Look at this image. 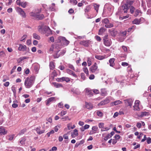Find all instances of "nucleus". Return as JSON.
Instances as JSON below:
<instances>
[{"label":"nucleus","instance_id":"1","mask_svg":"<svg viewBox=\"0 0 151 151\" xmlns=\"http://www.w3.org/2000/svg\"><path fill=\"white\" fill-rule=\"evenodd\" d=\"M35 77L34 75L31 76L27 77L25 79L24 81V85L27 88H29L31 87L33 84Z\"/></svg>","mask_w":151,"mask_h":151},{"label":"nucleus","instance_id":"2","mask_svg":"<svg viewBox=\"0 0 151 151\" xmlns=\"http://www.w3.org/2000/svg\"><path fill=\"white\" fill-rule=\"evenodd\" d=\"M38 31L42 34H45L47 36L52 34V30L48 27L46 26L43 27H40L39 28Z\"/></svg>","mask_w":151,"mask_h":151},{"label":"nucleus","instance_id":"3","mask_svg":"<svg viewBox=\"0 0 151 151\" xmlns=\"http://www.w3.org/2000/svg\"><path fill=\"white\" fill-rule=\"evenodd\" d=\"M58 47L57 45H56L55 47L51 48L50 49L51 50L53 51L55 53L56 55L55 56V57L56 58H58L60 56H62L65 53V50H63L60 53V55H58V53L60 51L59 50H58L57 48Z\"/></svg>","mask_w":151,"mask_h":151},{"label":"nucleus","instance_id":"4","mask_svg":"<svg viewBox=\"0 0 151 151\" xmlns=\"http://www.w3.org/2000/svg\"><path fill=\"white\" fill-rule=\"evenodd\" d=\"M104 43L106 46H109L111 44V42L110 39L108 38V35H106L104 36L103 39Z\"/></svg>","mask_w":151,"mask_h":151},{"label":"nucleus","instance_id":"5","mask_svg":"<svg viewBox=\"0 0 151 151\" xmlns=\"http://www.w3.org/2000/svg\"><path fill=\"white\" fill-rule=\"evenodd\" d=\"M29 14L30 16L33 17L37 19L41 20L44 18V16L43 14H38L37 13H34L33 12H30Z\"/></svg>","mask_w":151,"mask_h":151},{"label":"nucleus","instance_id":"6","mask_svg":"<svg viewBox=\"0 0 151 151\" xmlns=\"http://www.w3.org/2000/svg\"><path fill=\"white\" fill-rule=\"evenodd\" d=\"M89 71L91 73H95L99 71L98 67L96 63H94V64L91 67Z\"/></svg>","mask_w":151,"mask_h":151},{"label":"nucleus","instance_id":"7","mask_svg":"<svg viewBox=\"0 0 151 151\" xmlns=\"http://www.w3.org/2000/svg\"><path fill=\"white\" fill-rule=\"evenodd\" d=\"M109 20L106 18L102 20V23L105 24V26L107 28H110L113 27L114 26L113 24L111 23H109Z\"/></svg>","mask_w":151,"mask_h":151},{"label":"nucleus","instance_id":"8","mask_svg":"<svg viewBox=\"0 0 151 151\" xmlns=\"http://www.w3.org/2000/svg\"><path fill=\"white\" fill-rule=\"evenodd\" d=\"M58 39L60 42L63 43L65 45H67L69 43V41L67 40L64 37H59Z\"/></svg>","mask_w":151,"mask_h":151},{"label":"nucleus","instance_id":"9","mask_svg":"<svg viewBox=\"0 0 151 151\" xmlns=\"http://www.w3.org/2000/svg\"><path fill=\"white\" fill-rule=\"evenodd\" d=\"M129 7V6L128 4H125L123 5L120 8L122 11V12L127 13Z\"/></svg>","mask_w":151,"mask_h":151},{"label":"nucleus","instance_id":"10","mask_svg":"<svg viewBox=\"0 0 151 151\" xmlns=\"http://www.w3.org/2000/svg\"><path fill=\"white\" fill-rule=\"evenodd\" d=\"M110 101L108 97L106 98L105 99L101 101L99 103L98 105L99 106H101L109 103Z\"/></svg>","mask_w":151,"mask_h":151},{"label":"nucleus","instance_id":"11","mask_svg":"<svg viewBox=\"0 0 151 151\" xmlns=\"http://www.w3.org/2000/svg\"><path fill=\"white\" fill-rule=\"evenodd\" d=\"M125 104L127 106H130L131 107L132 105L133 100L132 99H129L124 100Z\"/></svg>","mask_w":151,"mask_h":151},{"label":"nucleus","instance_id":"12","mask_svg":"<svg viewBox=\"0 0 151 151\" xmlns=\"http://www.w3.org/2000/svg\"><path fill=\"white\" fill-rule=\"evenodd\" d=\"M57 81L58 82H62L63 81H65L67 82H68L70 81V79L68 77H63L61 78H58Z\"/></svg>","mask_w":151,"mask_h":151},{"label":"nucleus","instance_id":"13","mask_svg":"<svg viewBox=\"0 0 151 151\" xmlns=\"http://www.w3.org/2000/svg\"><path fill=\"white\" fill-rule=\"evenodd\" d=\"M55 101L56 100L55 97H50L45 101L46 104L47 106H48L50 102Z\"/></svg>","mask_w":151,"mask_h":151},{"label":"nucleus","instance_id":"14","mask_svg":"<svg viewBox=\"0 0 151 151\" xmlns=\"http://www.w3.org/2000/svg\"><path fill=\"white\" fill-rule=\"evenodd\" d=\"M17 11L19 14L23 17H26V14L24 12L23 10V9L20 8H18L17 9Z\"/></svg>","mask_w":151,"mask_h":151},{"label":"nucleus","instance_id":"15","mask_svg":"<svg viewBox=\"0 0 151 151\" xmlns=\"http://www.w3.org/2000/svg\"><path fill=\"white\" fill-rule=\"evenodd\" d=\"M86 93V95L91 97L93 96V93L91 90L89 88H87L85 89Z\"/></svg>","mask_w":151,"mask_h":151},{"label":"nucleus","instance_id":"16","mask_svg":"<svg viewBox=\"0 0 151 151\" xmlns=\"http://www.w3.org/2000/svg\"><path fill=\"white\" fill-rule=\"evenodd\" d=\"M85 103L86 107L87 109L91 110L93 108V104L91 103L86 102Z\"/></svg>","mask_w":151,"mask_h":151},{"label":"nucleus","instance_id":"17","mask_svg":"<svg viewBox=\"0 0 151 151\" xmlns=\"http://www.w3.org/2000/svg\"><path fill=\"white\" fill-rule=\"evenodd\" d=\"M27 47L25 45H23L22 44L19 45L18 50L20 51H24L26 50Z\"/></svg>","mask_w":151,"mask_h":151},{"label":"nucleus","instance_id":"18","mask_svg":"<svg viewBox=\"0 0 151 151\" xmlns=\"http://www.w3.org/2000/svg\"><path fill=\"white\" fill-rule=\"evenodd\" d=\"M7 131L5 130L3 127H0V134L4 135L7 133Z\"/></svg>","mask_w":151,"mask_h":151},{"label":"nucleus","instance_id":"19","mask_svg":"<svg viewBox=\"0 0 151 151\" xmlns=\"http://www.w3.org/2000/svg\"><path fill=\"white\" fill-rule=\"evenodd\" d=\"M79 43L85 47H88L89 46V41L88 40H83L80 42Z\"/></svg>","mask_w":151,"mask_h":151},{"label":"nucleus","instance_id":"20","mask_svg":"<svg viewBox=\"0 0 151 151\" xmlns=\"http://www.w3.org/2000/svg\"><path fill=\"white\" fill-rule=\"evenodd\" d=\"M40 128V127H37L35 129L37 133L39 134H41L44 133L45 131V130L44 129L41 130Z\"/></svg>","mask_w":151,"mask_h":151},{"label":"nucleus","instance_id":"21","mask_svg":"<svg viewBox=\"0 0 151 151\" xmlns=\"http://www.w3.org/2000/svg\"><path fill=\"white\" fill-rule=\"evenodd\" d=\"M66 72L68 73V74L72 75L74 77H77V76L75 74L74 72L73 71H72L70 70V69H67L66 70Z\"/></svg>","mask_w":151,"mask_h":151},{"label":"nucleus","instance_id":"22","mask_svg":"<svg viewBox=\"0 0 151 151\" xmlns=\"http://www.w3.org/2000/svg\"><path fill=\"white\" fill-rule=\"evenodd\" d=\"M142 13V12L139 9H136L134 12V15L135 17H137L138 16H141Z\"/></svg>","mask_w":151,"mask_h":151},{"label":"nucleus","instance_id":"23","mask_svg":"<svg viewBox=\"0 0 151 151\" xmlns=\"http://www.w3.org/2000/svg\"><path fill=\"white\" fill-rule=\"evenodd\" d=\"M115 59L114 58H112L110 59L109 60V65L110 66L114 67V61Z\"/></svg>","mask_w":151,"mask_h":151},{"label":"nucleus","instance_id":"24","mask_svg":"<svg viewBox=\"0 0 151 151\" xmlns=\"http://www.w3.org/2000/svg\"><path fill=\"white\" fill-rule=\"evenodd\" d=\"M142 19L140 18L139 19H136L132 21L133 24H139L141 23Z\"/></svg>","mask_w":151,"mask_h":151},{"label":"nucleus","instance_id":"25","mask_svg":"<svg viewBox=\"0 0 151 151\" xmlns=\"http://www.w3.org/2000/svg\"><path fill=\"white\" fill-rule=\"evenodd\" d=\"M49 10L54 11L55 10V4L52 3L51 5L48 8Z\"/></svg>","mask_w":151,"mask_h":151},{"label":"nucleus","instance_id":"26","mask_svg":"<svg viewBox=\"0 0 151 151\" xmlns=\"http://www.w3.org/2000/svg\"><path fill=\"white\" fill-rule=\"evenodd\" d=\"M149 113L147 112H142L140 115H138V116L139 117H142L145 116H148L149 115Z\"/></svg>","mask_w":151,"mask_h":151},{"label":"nucleus","instance_id":"27","mask_svg":"<svg viewBox=\"0 0 151 151\" xmlns=\"http://www.w3.org/2000/svg\"><path fill=\"white\" fill-rule=\"evenodd\" d=\"M101 94L103 96H105L106 95L107 93L106 89H101Z\"/></svg>","mask_w":151,"mask_h":151},{"label":"nucleus","instance_id":"28","mask_svg":"<svg viewBox=\"0 0 151 151\" xmlns=\"http://www.w3.org/2000/svg\"><path fill=\"white\" fill-rule=\"evenodd\" d=\"M53 84L54 86L57 88H59L63 87L62 85L60 83L54 82L53 83Z\"/></svg>","mask_w":151,"mask_h":151},{"label":"nucleus","instance_id":"29","mask_svg":"<svg viewBox=\"0 0 151 151\" xmlns=\"http://www.w3.org/2000/svg\"><path fill=\"white\" fill-rule=\"evenodd\" d=\"M95 58L98 60H101L105 58V57L103 56L100 55H96Z\"/></svg>","mask_w":151,"mask_h":151},{"label":"nucleus","instance_id":"30","mask_svg":"<svg viewBox=\"0 0 151 151\" xmlns=\"http://www.w3.org/2000/svg\"><path fill=\"white\" fill-rule=\"evenodd\" d=\"M49 66L50 69L53 70L55 68L54 63L53 62H50V63Z\"/></svg>","mask_w":151,"mask_h":151},{"label":"nucleus","instance_id":"31","mask_svg":"<svg viewBox=\"0 0 151 151\" xmlns=\"http://www.w3.org/2000/svg\"><path fill=\"white\" fill-rule=\"evenodd\" d=\"M33 37L35 39L39 40L40 39V37L36 33H34L33 35Z\"/></svg>","mask_w":151,"mask_h":151},{"label":"nucleus","instance_id":"32","mask_svg":"<svg viewBox=\"0 0 151 151\" xmlns=\"http://www.w3.org/2000/svg\"><path fill=\"white\" fill-rule=\"evenodd\" d=\"M92 60L89 57H88L87 58V63L88 64V66H90L92 64Z\"/></svg>","mask_w":151,"mask_h":151},{"label":"nucleus","instance_id":"33","mask_svg":"<svg viewBox=\"0 0 151 151\" xmlns=\"http://www.w3.org/2000/svg\"><path fill=\"white\" fill-rule=\"evenodd\" d=\"M91 9L90 6L89 5L86 6V8L84 9L85 13L88 12L90 11Z\"/></svg>","mask_w":151,"mask_h":151},{"label":"nucleus","instance_id":"34","mask_svg":"<svg viewBox=\"0 0 151 151\" xmlns=\"http://www.w3.org/2000/svg\"><path fill=\"white\" fill-rule=\"evenodd\" d=\"M74 135H75V136H77L78 135V131L77 129H75L73 130V133L72 134V136H73Z\"/></svg>","mask_w":151,"mask_h":151},{"label":"nucleus","instance_id":"35","mask_svg":"<svg viewBox=\"0 0 151 151\" xmlns=\"http://www.w3.org/2000/svg\"><path fill=\"white\" fill-rule=\"evenodd\" d=\"M105 29L104 28H101L99 31V35H102V34L105 32Z\"/></svg>","mask_w":151,"mask_h":151},{"label":"nucleus","instance_id":"36","mask_svg":"<svg viewBox=\"0 0 151 151\" xmlns=\"http://www.w3.org/2000/svg\"><path fill=\"white\" fill-rule=\"evenodd\" d=\"M26 140V139L25 137H22L20 139V143L22 145L24 144Z\"/></svg>","mask_w":151,"mask_h":151},{"label":"nucleus","instance_id":"37","mask_svg":"<svg viewBox=\"0 0 151 151\" xmlns=\"http://www.w3.org/2000/svg\"><path fill=\"white\" fill-rule=\"evenodd\" d=\"M121 103H122L121 101H120L117 100V101H114L113 102H112V105H117L119 104H121Z\"/></svg>","mask_w":151,"mask_h":151},{"label":"nucleus","instance_id":"38","mask_svg":"<svg viewBox=\"0 0 151 151\" xmlns=\"http://www.w3.org/2000/svg\"><path fill=\"white\" fill-rule=\"evenodd\" d=\"M133 108L135 111H139L140 110L139 105L134 104L133 106Z\"/></svg>","mask_w":151,"mask_h":151},{"label":"nucleus","instance_id":"39","mask_svg":"<svg viewBox=\"0 0 151 151\" xmlns=\"http://www.w3.org/2000/svg\"><path fill=\"white\" fill-rule=\"evenodd\" d=\"M6 138L8 140L11 141L12 140L13 138L14 137L13 135H9L6 136Z\"/></svg>","mask_w":151,"mask_h":151},{"label":"nucleus","instance_id":"40","mask_svg":"<svg viewBox=\"0 0 151 151\" xmlns=\"http://www.w3.org/2000/svg\"><path fill=\"white\" fill-rule=\"evenodd\" d=\"M129 7L130 13L132 14L135 12V9L133 6H131Z\"/></svg>","mask_w":151,"mask_h":151},{"label":"nucleus","instance_id":"41","mask_svg":"<svg viewBox=\"0 0 151 151\" xmlns=\"http://www.w3.org/2000/svg\"><path fill=\"white\" fill-rule=\"evenodd\" d=\"M70 2L74 5L77 4L78 3V2L76 0H70Z\"/></svg>","mask_w":151,"mask_h":151},{"label":"nucleus","instance_id":"42","mask_svg":"<svg viewBox=\"0 0 151 151\" xmlns=\"http://www.w3.org/2000/svg\"><path fill=\"white\" fill-rule=\"evenodd\" d=\"M111 137V136H110V134H108L106 135L104 137V139L105 141H106L107 140H108Z\"/></svg>","mask_w":151,"mask_h":151},{"label":"nucleus","instance_id":"43","mask_svg":"<svg viewBox=\"0 0 151 151\" xmlns=\"http://www.w3.org/2000/svg\"><path fill=\"white\" fill-rule=\"evenodd\" d=\"M17 102V101H13V104L12 105V107L14 108H16L18 106V104L15 103V102Z\"/></svg>","mask_w":151,"mask_h":151},{"label":"nucleus","instance_id":"44","mask_svg":"<svg viewBox=\"0 0 151 151\" xmlns=\"http://www.w3.org/2000/svg\"><path fill=\"white\" fill-rule=\"evenodd\" d=\"M83 71L87 75L89 74L88 70L87 67H85L83 68Z\"/></svg>","mask_w":151,"mask_h":151},{"label":"nucleus","instance_id":"45","mask_svg":"<svg viewBox=\"0 0 151 151\" xmlns=\"http://www.w3.org/2000/svg\"><path fill=\"white\" fill-rule=\"evenodd\" d=\"M27 2L26 1L24 2H22L21 6L23 8H25L27 5Z\"/></svg>","mask_w":151,"mask_h":151},{"label":"nucleus","instance_id":"46","mask_svg":"<svg viewBox=\"0 0 151 151\" xmlns=\"http://www.w3.org/2000/svg\"><path fill=\"white\" fill-rule=\"evenodd\" d=\"M99 5L97 4H95L94 5V8L97 12H98Z\"/></svg>","mask_w":151,"mask_h":151},{"label":"nucleus","instance_id":"47","mask_svg":"<svg viewBox=\"0 0 151 151\" xmlns=\"http://www.w3.org/2000/svg\"><path fill=\"white\" fill-rule=\"evenodd\" d=\"M41 8L39 9H37L35 10V12H34V13H37L39 14L41 12Z\"/></svg>","mask_w":151,"mask_h":151},{"label":"nucleus","instance_id":"48","mask_svg":"<svg viewBox=\"0 0 151 151\" xmlns=\"http://www.w3.org/2000/svg\"><path fill=\"white\" fill-rule=\"evenodd\" d=\"M26 129H23L20 132L19 134L20 135H22L24 133L26 132Z\"/></svg>","mask_w":151,"mask_h":151},{"label":"nucleus","instance_id":"49","mask_svg":"<svg viewBox=\"0 0 151 151\" xmlns=\"http://www.w3.org/2000/svg\"><path fill=\"white\" fill-rule=\"evenodd\" d=\"M34 69L36 71H37L39 69V67L38 65L36 64L34 65Z\"/></svg>","mask_w":151,"mask_h":151},{"label":"nucleus","instance_id":"50","mask_svg":"<svg viewBox=\"0 0 151 151\" xmlns=\"http://www.w3.org/2000/svg\"><path fill=\"white\" fill-rule=\"evenodd\" d=\"M52 77H55L57 75V73L55 70H54L53 71V72L52 73Z\"/></svg>","mask_w":151,"mask_h":151},{"label":"nucleus","instance_id":"51","mask_svg":"<svg viewBox=\"0 0 151 151\" xmlns=\"http://www.w3.org/2000/svg\"><path fill=\"white\" fill-rule=\"evenodd\" d=\"M67 113L66 111H62L60 113V116H63V115H65Z\"/></svg>","mask_w":151,"mask_h":151},{"label":"nucleus","instance_id":"52","mask_svg":"<svg viewBox=\"0 0 151 151\" xmlns=\"http://www.w3.org/2000/svg\"><path fill=\"white\" fill-rule=\"evenodd\" d=\"M98 129V128L97 126H93L92 127V129L95 131V132H96V133L97 132V131Z\"/></svg>","mask_w":151,"mask_h":151},{"label":"nucleus","instance_id":"53","mask_svg":"<svg viewBox=\"0 0 151 151\" xmlns=\"http://www.w3.org/2000/svg\"><path fill=\"white\" fill-rule=\"evenodd\" d=\"M12 90L13 91L14 95H15L16 93V91L15 87L12 86Z\"/></svg>","mask_w":151,"mask_h":151},{"label":"nucleus","instance_id":"54","mask_svg":"<svg viewBox=\"0 0 151 151\" xmlns=\"http://www.w3.org/2000/svg\"><path fill=\"white\" fill-rule=\"evenodd\" d=\"M97 115L100 117H101L103 116V113H102L100 111H98L97 112Z\"/></svg>","mask_w":151,"mask_h":151},{"label":"nucleus","instance_id":"55","mask_svg":"<svg viewBox=\"0 0 151 151\" xmlns=\"http://www.w3.org/2000/svg\"><path fill=\"white\" fill-rule=\"evenodd\" d=\"M81 78L83 80H85L86 77L84 73H81Z\"/></svg>","mask_w":151,"mask_h":151},{"label":"nucleus","instance_id":"56","mask_svg":"<svg viewBox=\"0 0 151 151\" xmlns=\"http://www.w3.org/2000/svg\"><path fill=\"white\" fill-rule=\"evenodd\" d=\"M147 144H149L151 143V138L150 137L147 138Z\"/></svg>","mask_w":151,"mask_h":151},{"label":"nucleus","instance_id":"57","mask_svg":"<svg viewBox=\"0 0 151 151\" xmlns=\"http://www.w3.org/2000/svg\"><path fill=\"white\" fill-rule=\"evenodd\" d=\"M122 65L123 66H126L128 65V64L125 62H123L122 63Z\"/></svg>","mask_w":151,"mask_h":151},{"label":"nucleus","instance_id":"58","mask_svg":"<svg viewBox=\"0 0 151 151\" xmlns=\"http://www.w3.org/2000/svg\"><path fill=\"white\" fill-rule=\"evenodd\" d=\"M96 40L98 41H100L101 40V39L100 37L98 36H96L95 37Z\"/></svg>","mask_w":151,"mask_h":151},{"label":"nucleus","instance_id":"59","mask_svg":"<svg viewBox=\"0 0 151 151\" xmlns=\"http://www.w3.org/2000/svg\"><path fill=\"white\" fill-rule=\"evenodd\" d=\"M104 124L103 123H100L99 124V127L100 128H103L104 127Z\"/></svg>","mask_w":151,"mask_h":151},{"label":"nucleus","instance_id":"60","mask_svg":"<svg viewBox=\"0 0 151 151\" xmlns=\"http://www.w3.org/2000/svg\"><path fill=\"white\" fill-rule=\"evenodd\" d=\"M60 128L59 126H56L54 128L55 131V132H57L58 130Z\"/></svg>","mask_w":151,"mask_h":151},{"label":"nucleus","instance_id":"61","mask_svg":"<svg viewBox=\"0 0 151 151\" xmlns=\"http://www.w3.org/2000/svg\"><path fill=\"white\" fill-rule=\"evenodd\" d=\"M122 48L123 50L125 52H127V47L124 46H122Z\"/></svg>","mask_w":151,"mask_h":151},{"label":"nucleus","instance_id":"62","mask_svg":"<svg viewBox=\"0 0 151 151\" xmlns=\"http://www.w3.org/2000/svg\"><path fill=\"white\" fill-rule=\"evenodd\" d=\"M67 126L68 128V129L69 130H70L71 129L72 124L70 123L68 124H67Z\"/></svg>","mask_w":151,"mask_h":151},{"label":"nucleus","instance_id":"63","mask_svg":"<svg viewBox=\"0 0 151 151\" xmlns=\"http://www.w3.org/2000/svg\"><path fill=\"white\" fill-rule=\"evenodd\" d=\"M136 126L138 128H140L142 127V124L139 122H137Z\"/></svg>","mask_w":151,"mask_h":151},{"label":"nucleus","instance_id":"64","mask_svg":"<svg viewBox=\"0 0 151 151\" xmlns=\"http://www.w3.org/2000/svg\"><path fill=\"white\" fill-rule=\"evenodd\" d=\"M74 12V10L72 8H71L69 9L68 11V12L70 14H72Z\"/></svg>","mask_w":151,"mask_h":151}]
</instances>
